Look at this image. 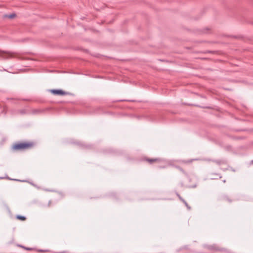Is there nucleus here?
Instances as JSON below:
<instances>
[{
    "label": "nucleus",
    "instance_id": "f257e3e1",
    "mask_svg": "<svg viewBox=\"0 0 253 253\" xmlns=\"http://www.w3.org/2000/svg\"><path fill=\"white\" fill-rule=\"evenodd\" d=\"M32 145L28 143H19L15 144L13 146V149L15 150H22L30 147Z\"/></svg>",
    "mask_w": 253,
    "mask_h": 253
},
{
    "label": "nucleus",
    "instance_id": "1a4fd4ad",
    "mask_svg": "<svg viewBox=\"0 0 253 253\" xmlns=\"http://www.w3.org/2000/svg\"><path fill=\"white\" fill-rule=\"evenodd\" d=\"M177 196L179 198V199L183 202V200H184L178 193H177Z\"/></svg>",
    "mask_w": 253,
    "mask_h": 253
},
{
    "label": "nucleus",
    "instance_id": "6e6552de",
    "mask_svg": "<svg viewBox=\"0 0 253 253\" xmlns=\"http://www.w3.org/2000/svg\"><path fill=\"white\" fill-rule=\"evenodd\" d=\"M183 203L185 204V205L187 207L188 209H190V208L188 206L187 202L185 200H183Z\"/></svg>",
    "mask_w": 253,
    "mask_h": 253
},
{
    "label": "nucleus",
    "instance_id": "423d86ee",
    "mask_svg": "<svg viewBox=\"0 0 253 253\" xmlns=\"http://www.w3.org/2000/svg\"><path fill=\"white\" fill-rule=\"evenodd\" d=\"M16 218L18 219H20L21 220H23V221L26 220V217H25L24 216H22V215H17L16 216Z\"/></svg>",
    "mask_w": 253,
    "mask_h": 253
},
{
    "label": "nucleus",
    "instance_id": "20e7f679",
    "mask_svg": "<svg viewBox=\"0 0 253 253\" xmlns=\"http://www.w3.org/2000/svg\"><path fill=\"white\" fill-rule=\"evenodd\" d=\"M16 16V14L15 13H11L8 15H5V17L8 18L9 19H12Z\"/></svg>",
    "mask_w": 253,
    "mask_h": 253
},
{
    "label": "nucleus",
    "instance_id": "9b49d317",
    "mask_svg": "<svg viewBox=\"0 0 253 253\" xmlns=\"http://www.w3.org/2000/svg\"><path fill=\"white\" fill-rule=\"evenodd\" d=\"M206 30H207V31H210V30H211V29H210V28H207V29H206Z\"/></svg>",
    "mask_w": 253,
    "mask_h": 253
},
{
    "label": "nucleus",
    "instance_id": "39448f33",
    "mask_svg": "<svg viewBox=\"0 0 253 253\" xmlns=\"http://www.w3.org/2000/svg\"><path fill=\"white\" fill-rule=\"evenodd\" d=\"M42 112V111L41 110H40V109H35V110H33L32 113L34 114H36L40 113Z\"/></svg>",
    "mask_w": 253,
    "mask_h": 253
},
{
    "label": "nucleus",
    "instance_id": "0eeeda50",
    "mask_svg": "<svg viewBox=\"0 0 253 253\" xmlns=\"http://www.w3.org/2000/svg\"><path fill=\"white\" fill-rule=\"evenodd\" d=\"M158 160V159H147V161L149 162L150 163H152L154 162H155V161H157Z\"/></svg>",
    "mask_w": 253,
    "mask_h": 253
},
{
    "label": "nucleus",
    "instance_id": "f03ea898",
    "mask_svg": "<svg viewBox=\"0 0 253 253\" xmlns=\"http://www.w3.org/2000/svg\"><path fill=\"white\" fill-rule=\"evenodd\" d=\"M0 57H1L4 59H6L12 57V54L11 53L9 52H6L5 51L0 50Z\"/></svg>",
    "mask_w": 253,
    "mask_h": 253
},
{
    "label": "nucleus",
    "instance_id": "7ed1b4c3",
    "mask_svg": "<svg viewBox=\"0 0 253 253\" xmlns=\"http://www.w3.org/2000/svg\"><path fill=\"white\" fill-rule=\"evenodd\" d=\"M51 92L54 94L56 95H66L67 93L62 90L61 89H52L51 90Z\"/></svg>",
    "mask_w": 253,
    "mask_h": 253
},
{
    "label": "nucleus",
    "instance_id": "9d476101",
    "mask_svg": "<svg viewBox=\"0 0 253 253\" xmlns=\"http://www.w3.org/2000/svg\"><path fill=\"white\" fill-rule=\"evenodd\" d=\"M20 247H22V248H23L25 249L26 250H28V251H30V250H32V249H31V248H26V247H23V246H20Z\"/></svg>",
    "mask_w": 253,
    "mask_h": 253
}]
</instances>
